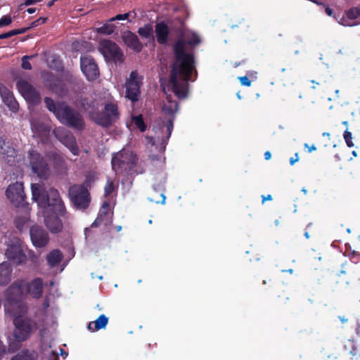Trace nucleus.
Segmentation results:
<instances>
[{"instance_id":"423d86ee","label":"nucleus","mask_w":360,"mask_h":360,"mask_svg":"<svg viewBox=\"0 0 360 360\" xmlns=\"http://www.w3.org/2000/svg\"><path fill=\"white\" fill-rule=\"evenodd\" d=\"M25 287L23 282L18 281L14 282L5 292L4 310L6 314L11 316L15 315L14 309L20 308L23 299Z\"/></svg>"},{"instance_id":"b1692460","label":"nucleus","mask_w":360,"mask_h":360,"mask_svg":"<svg viewBox=\"0 0 360 360\" xmlns=\"http://www.w3.org/2000/svg\"><path fill=\"white\" fill-rule=\"evenodd\" d=\"M12 267L6 262L0 264V285H7L11 280Z\"/></svg>"},{"instance_id":"c03bdc74","label":"nucleus","mask_w":360,"mask_h":360,"mask_svg":"<svg viewBox=\"0 0 360 360\" xmlns=\"http://www.w3.org/2000/svg\"><path fill=\"white\" fill-rule=\"evenodd\" d=\"M200 38L198 36L194 35L191 39H189L187 43L190 45L195 46V45L198 44L200 43Z\"/></svg>"},{"instance_id":"2eb2a0df","label":"nucleus","mask_w":360,"mask_h":360,"mask_svg":"<svg viewBox=\"0 0 360 360\" xmlns=\"http://www.w3.org/2000/svg\"><path fill=\"white\" fill-rule=\"evenodd\" d=\"M6 196L15 207L23 205L25 199L22 183L15 182L8 186L6 191Z\"/></svg>"},{"instance_id":"8fccbe9b","label":"nucleus","mask_w":360,"mask_h":360,"mask_svg":"<svg viewBox=\"0 0 360 360\" xmlns=\"http://www.w3.org/2000/svg\"><path fill=\"white\" fill-rule=\"evenodd\" d=\"M37 3L36 0H25L24 4H21L22 6H29L33 5Z\"/></svg>"},{"instance_id":"c85d7f7f","label":"nucleus","mask_w":360,"mask_h":360,"mask_svg":"<svg viewBox=\"0 0 360 360\" xmlns=\"http://www.w3.org/2000/svg\"><path fill=\"white\" fill-rule=\"evenodd\" d=\"M2 150L4 153H0V154L3 155V158L7 159L8 164L12 165L14 161L11 162V160L9 158H15L17 156L18 151L8 143L6 144V147L2 148Z\"/></svg>"},{"instance_id":"4d7b16f0","label":"nucleus","mask_w":360,"mask_h":360,"mask_svg":"<svg viewBox=\"0 0 360 360\" xmlns=\"http://www.w3.org/2000/svg\"><path fill=\"white\" fill-rule=\"evenodd\" d=\"M325 12L329 16H332L333 13V11L328 6L326 7Z\"/></svg>"},{"instance_id":"7c9ffc66","label":"nucleus","mask_w":360,"mask_h":360,"mask_svg":"<svg viewBox=\"0 0 360 360\" xmlns=\"http://www.w3.org/2000/svg\"><path fill=\"white\" fill-rule=\"evenodd\" d=\"M179 104L177 102L168 101L167 103L165 105L163 110L166 115L174 118V115L177 112Z\"/></svg>"},{"instance_id":"ddd939ff","label":"nucleus","mask_w":360,"mask_h":360,"mask_svg":"<svg viewBox=\"0 0 360 360\" xmlns=\"http://www.w3.org/2000/svg\"><path fill=\"white\" fill-rule=\"evenodd\" d=\"M16 86L18 91L28 103L33 105L39 103L41 101L40 94L30 83L21 79L16 82Z\"/></svg>"},{"instance_id":"c9c22d12","label":"nucleus","mask_w":360,"mask_h":360,"mask_svg":"<svg viewBox=\"0 0 360 360\" xmlns=\"http://www.w3.org/2000/svg\"><path fill=\"white\" fill-rule=\"evenodd\" d=\"M34 57V55L32 56H24L22 58V68L24 69V70H31L32 69V65L30 64V63L29 62V60L30 59H32Z\"/></svg>"},{"instance_id":"473e14b6","label":"nucleus","mask_w":360,"mask_h":360,"mask_svg":"<svg viewBox=\"0 0 360 360\" xmlns=\"http://www.w3.org/2000/svg\"><path fill=\"white\" fill-rule=\"evenodd\" d=\"M153 32L152 27L150 25H146L143 27H139L138 30V33L146 39L149 38Z\"/></svg>"},{"instance_id":"9d476101","label":"nucleus","mask_w":360,"mask_h":360,"mask_svg":"<svg viewBox=\"0 0 360 360\" xmlns=\"http://www.w3.org/2000/svg\"><path fill=\"white\" fill-rule=\"evenodd\" d=\"M13 324L15 327L14 336L18 342H23L27 340L32 332L37 329V323L32 319L21 316H14Z\"/></svg>"},{"instance_id":"f257e3e1","label":"nucleus","mask_w":360,"mask_h":360,"mask_svg":"<svg viewBox=\"0 0 360 360\" xmlns=\"http://www.w3.org/2000/svg\"><path fill=\"white\" fill-rule=\"evenodd\" d=\"M174 61L171 65L169 83L174 94L180 99L188 94V84L197 77L195 58L192 53L186 52V43L178 39L173 45Z\"/></svg>"},{"instance_id":"58836bf2","label":"nucleus","mask_w":360,"mask_h":360,"mask_svg":"<svg viewBox=\"0 0 360 360\" xmlns=\"http://www.w3.org/2000/svg\"><path fill=\"white\" fill-rule=\"evenodd\" d=\"M115 190V186L112 181L108 180L105 186V195L108 196L112 194Z\"/></svg>"},{"instance_id":"ea45409f","label":"nucleus","mask_w":360,"mask_h":360,"mask_svg":"<svg viewBox=\"0 0 360 360\" xmlns=\"http://www.w3.org/2000/svg\"><path fill=\"white\" fill-rule=\"evenodd\" d=\"M350 260L354 263L358 264L360 262V253L356 251H352L349 255Z\"/></svg>"},{"instance_id":"49530a36","label":"nucleus","mask_w":360,"mask_h":360,"mask_svg":"<svg viewBox=\"0 0 360 360\" xmlns=\"http://www.w3.org/2000/svg\"><path fill=\"white\" fill-rule=\"evenodd\" d=\"M48 360H59L58 352L52 351L48 356Z\"/></svg>"},{"instance_id":"6ab92c4d","label":"nucleus","mask_w":360,"mask_h":360,"mask_svg":"<svg viewBox=\"0 0 360 360\" xmlns=\"http://www.w3.org/2000/svg\"><path fill=\"white\" fill-rule=\"evenodd\" d=\"M27 293L34 299H39L43 295L44 281L41 278H35L30 282H27L24 285Z\"/></svg>"},{"instance_id":"338daca9","label":"nucleus","mask_w":360,"mask_h":360,"mask_svg":"<svg viewBox=\"0 0 360 360\" xmlns=\"http://www.w3.org/2000/svg\"><path fill=\"white\" fill-rule=\"evenodd\" d=\"M282 272L283 273H289L290 274H292L294 273V270L292 269H285V270H282Z\"/></svg>"},{"instance_id":"5fc2aeb1","label":"nucleus","mask_w":360,"mask_h":360,"mask_svg":"<svg viewBox=\"0 0 360 360\" xmlns=\"http://www.w3.org/2000/svg\"><path fill=\"white\" fill-rule=\"evenodd\" d=\"M304 146H305L306 148H309V149H308V152H309V153H311L312 151H314V150H316V147L314 145H312L311 146H310V147H309V145H308L307 143H305V144H304Z\"/></svg>"},{"instance_id":"79ce46f5","label":"nucleus","mask_w":360,"mask_h":360,"mask_svg":"<svg viewBox=\"0 0 360 360\" xmlns=\"http://www.w3.org/2000/svg\"><path fill=\"white\" fill-rule=\"evenodd\" d=\"M129 16V13H126L124 14H117L115 17L110 18V21L127 20V19H128Z\"/></svg>"},{"instance_id":"5701e85b","label":"nucleus","mask_w":360,"mask_h":360,"mask_svg":"<svg viewBox=\"0 0 360 360\" xmlns=\"http://www.w3.org/2000/svg\"><path fill=\"white\" fill-rule=\"evenodd\" d=\"M60 142L66 146L74 155H79V148L75 136L71 133L65 134L60 139Z\"/></svg>"},{"instance_id":"6e6d98bb","label":"nucleus","mask_w":360,"mask_h":360,"mask_svg":"<svg viewBox=\"0 0 360 360\" xmlns=\"http://www.w3.org/2000/svg\"><path fill=\"white\" fill-rule=\"evenodd\" d=\"M262 204H264L265 202V201H266V200H272V196L271 195H267L266 196L262 195Z\"/></svg>"},{"instance_id":"f8f14e48","label":"nucleus","mask_w":360,"mask_h":360,"mask_svg":"<svg viewBox=\"0 0 360 360\" xmlns=\"http://www.w3.org/2000/svg\"><path fill=\"white\" fill-rule=\"evenodd\" d=\"M143 77H139L136 71H132L129 77L127 79L126 95L125 97L130 100L133 103L138 101L140 97V88L142 84Z\"/></svg>"},{"instance_id":"de8ad7c7","label":"nucleus","mask_w":360,"mask_h":360,"mask_svg":"<svg viewBox=\"0 0 360 360\" xmlns=\"http://www.w3.org/2000/svg\"><path fill=\"white\" fill-rule=\"evenodd\" d=\"M298 160H299V155H298V153H295L294 157L290 158V164L291 165H293Z\"/></svg>"},{"instance_id":"1a4fd4ad","label":"nucleus","mask_w":360,"mask_h":360,"mask_svg":"<svg viewBox=\"0 0 360 360\" xmlns=\"http://www.w3.org/2000/svg\"><path fill=\"white\" fill-rule=\"evenodd\" d=\"M29 165L32 172L39 178L47 179L50 176V167L46 159L38 151H28Z\"/></svg>"},{"instance_id":"603ef678","label":"nucleus","mask_w":360,"mask_h":360,"mask_svg":"<svg viewBox=\"0 0 360 360\" xmlns=\"http://www.w3.org/2000/svg\"><path fill=\"white\" fill-rule=\"evenodd\" d=\"M18 345H17L15 347H13V345L10 343L8 345V352L9 353H13L18 348Z\"/></svg>"},{"instance_id":"0e129e2a","label":"nucleus","mask_w":360,"mask_h":360,"mask_svg":"<svg viewBox=\"0 0 360 360\" xmlns=\"http://www.w3.org/2000/svg\"><path fill=\"white\" fill-rule=\"evenodd\" d=\"M36 10V8H29L27 9V12L30 14H32L35 13Z\"/></svg>"},{"instance_id":"f704fd0d","label":"nucleus","mask_w":360,"mask_h":360,"mask_svg":"<svg viewBox=\"0 0 360 360\" xmlns=\"http://www.w3.org/2000/svg\"><path fill=\"white\" fill-rule=\"evenodd\" d=\"M347 17L350 20H355L360 16V8H352L347 11Z\"/></svg>"},{"instance_id":"dca6fc26","label":"nucleus","mask_w":360,"mask_h":360,"mask_svg":"<svg viewBox=\"0 0 360 360\" xmlns=\"http://www.w3.org/2000/svg\"><path fill=\"white\" fill-rule=\"evenodd\" d=\"M46 86L60 97H64L68 93V88L66 83L60 77L53 74H49L45 79Z\"/></svg>"},{"instance_id":"393cba45","label":"nucleus","mask_w":360,"mask_h":360,"mask_svg":"<svg viewBox=\"0 0 360 360\" xmlns=\"http://www.w3.org/2000/svg\"><path fill=\"white\" fill-rule=\"evenodd\" d=\"M2 97L4 103L8 106L10 110L13 112H16L18 110L19 105L14 98L13 93L5 87Z\"/></svg>"},{"instance_id":"cd10ccee","label":"nucleus","mask_w":360,"mask_h":360,"mask_svg":"<svg viewBox=\"0 0 360 360\" xmlns=\"http://www.w3.org/2000/svg\"><path fill=\"white\" fill-rule=\"evenodd\" d=\"M37 359L38 354L37 352L26 349L12 357L11 360H37Z\"/></svg>"},{"instance_id":"2f4dec72","label":"nucleus","mask_w":360,"mask_h":360,"mask_svg":"<svg viewBox=\"0 0 360 360\" xmlns=\"http://www.w3.org/2000/svg\"><path fill=\"white\" fill-rule=\"evenodd\" d=\"M131 121L140 131L144 132L146 130L147 126L143 120L142 115L133 116L131 117Z\"/></svg>"},{"instance_id":"a18cd8bd","label":"nucleus","mask_w":360,"mask_h":360,"mask_svg":"<svg viewBox=\"0 0 360 360\" xmlns=\"http://www.w3.org/2000/svg\"><path fill=\"white\" fill-rule=\"evenodd\" d=\"M46 21V18H38L37 20L34 21L32 23V27H36L40 24H44L45 22Z\"/></svg>"},{"instance_id":"9b49d317","label":"nucleus","mask_w":360,"mask_h":360,"mask_svg":"<svg viewBox=\"0 0 360 360\" xmlns=\"http://www.w3.org/2000/svg\"><path fill=\"white\" fill-rule=\"evenodd\" d=\"M100 51L108 61L115 63L124 62V55L119 46L109 39H104L100 42Z\"/></svg>"},{"instance_id":"e433bc0d","label":"nucleus","mask_w":360,"mask_h":360,"mask_svg":"<svg viewBox=\"0 0 360 360\" xmlns=\"http://www.w3.org/2000/svg\"><path fill=\"white\" fill-rule=\"evenodd\" d=\"M344 139L346 142L347 146L349 148H352L354 146V143L352 142V134L350 131L345 130L344 132Z\"/></svg>"},{"instance_id":"f03ea898","label":"nucleus","mask_w":360,"mask_h":360,"mask_svg":"<svg viewBox=\"0 0 360 360\" xmlns=\"http://www.w3.org/2000/svg\"><path fill=\"white\" fill-rule=\"evenodd\" d=\"M44 103L47 109L54 114L61 124L77 130H83L85 128L82 115L65 102L56 103L51 98L45 97Z\"/></svg>"},{"instance_id":"4c0bfd02","label":"nucleus","mask_w":360,"mask_h":360,"mask_svg":"<svg viewBox=\"0 0 360 360\" xmlns=\"http://www.w3.org/2000/svg\"><path fill=\"white\" fill-rule=\"evenodd\" d=\"M174 119V117H171V118L168 119V120L166 122L165 126L167 127V131L168 132V134H167V136L166 137L167 140H168L169 138L170 137L172 131L173 130Z\"/></svg>"},{"instance_id":"13d9d810","label":"nucleus","mask_w":360,"mask_h":360,"mask_svg":"<svg viewBox=\"0 0 360 360\" xmlns=\"http://www.w3.org/2000/svg\"><path fill=\"white\" fill-rule=\"evenodd\" d=\"M8 33L9 38L18 34V32H17L16 29L11 30V31L8 32Z\"/></svg>"},{"instance_id":"a211bd4d","label":"nucleus","mask_w":360,"mask_h":360,"mask_svg":"<svg viewBox=\"0 0 360 360\" xmlns=\"http://www.w3.org/2000/svg\"><path fill=\"white\" fill-rule=\"evenodd\" d=\"M112 215L113 213L110 212V203L104 202L91 227H97L101 225H104L105 226L111 225L112 223Z\"/></svg>"},{"instance_id":"72a5a7b5","label":"nucleus","mask_w":360,"mask_h":360,"mask_svg":"<svg viewBox=\"0 0 360 360\" xmlns=\"http://www.w3.org/2000/svg\"><path fill=\"white\" fill-rule=\"evenodd\" d=\"M114 25L112 24H105L98 28V32L104 34H111L114 32Z\"/></svg>"},{"instance_id":"6e6552de","label":"nucleus","mask_w":360,"mask_h":360,"mask_svg":"<svg viewBox=\"0 0 360 360\" xmlns=\"http://www.w3.org/2000/svg\"><path fill=\"white\" fill-rule=\"evenodd\" d=\"M69 197L74 207L79 210H86L91 202V195L84 184H74L68 191Z\"/></svg>"},{"instance_id":"aec40b11","label":"nucleus","mask_w":360,"mask_h":360,"mask_svg":"<svg viewBox=\"0 0 360 360\" xmlns=\"http://www.w3.org/2000/svg\"><path fill=\"white\" fill-rule=\"evenodd\" d=\"M124 43L130 49L136 52H140L143 46L138 37L131 31L124 32L122 35Z\"/></svg>"},{"instance_id":"39448f33","label":"nucleus","mask_w":360,"mask_h":360,"mask_svg":"<svg viewBox=\"0 0 360 360\" xmlns=\"http://www.w3.org/2000/svg\"><path fill=\"white\" fill-rule=\"evenodd\" d=\"M120 113L116 101L105 103L101 112H89L90 118L97 124L105 128L113 125L120 119Z\"/></svg>"},{"instance_id":"a878e982","label":"nucleus","mask_w":360,"mask_h":360,"mask_svg":"<svg viewBox=\"0 0 360 360\" xmlns=\"http://www.w3.org/2000/svg\"><path fill=\"white\" fill-rule=\"evenodd\" d=\"M48 265L53 268L58 265L63 259V253L58 249L51 250L46 257Z\"/></svg>"},{"instance_id":"a19ab883","label":"nucleus","mask_w":360,"mask_h":360,"mask_svg":"<svg viewBox=\"0 0 360 360\" xmlns=\"http://www.w3.org/2000/svg\"><path fill=\"white\" fill-rule=\"evenodd\" d=\"M12 22V19L10 15H4L0 19V27H3L10 25Z\"/></svg>"},{"instance_id":"052dcab7","label":"nucleus","mask_w":360,"mask_h":360,"mask_svg":"<svg viewBox=\"0 0 360 360\" xmlns=\"http://www.w3.org/2000/svg\"><path fill=\"white\" fill-rule=\"evenodd\" d=\"M27 30H28V28L16 29V30L18 32V34H20L25 33Z\"/></svg>"},{"instance_id":"bf43d9fd","label":"nucleus","mask_w":360,"mask_h":360,"mask_svg":"<svg viewBox=\"0 0 360 360\" xmlns=\"http://www.w3.org/2000/svg\"><path fill=\"white\" fill-rule=\"evenodd\" d=\"M271 153H270V151H266L264 153V158H265V160H269L271 159Z\"/></svg>"},{"instance_id":"20e7f679","label":"nucleus","mask_w":360,"mask_h":360,"mask_svg":"<svg viewBox=\"0 0 360 360\" xmlns=\"http://www.w3.org/2000/svg\"><path fill=\"white\" fill-rule=\"evenodd\" d=\"M32 199L41 207H49L53 214L65 217L67 210L58 191L54 188L44 191L39 184H32Z\"/></svg>"},{"instance_id":"f3484780","label":"nucleus","mask_w":360,"mask_h":360,"mask_svg":"<svg viewBox=\"0 0 360 360\" xmlns=\"http://www.w3.org/2000/svg\"><path fill=\"white\" fill-rule=\"evenodd\" d=\"M30 235L32 243L35 248H44L50 240L48 232L38 225L30 227Z\"/></svg>"},{"instance_id":"774afa93","label":"nucleus","mask_w":360,"mask_h":360,"mask_svg":"<svg viewBox=\"0 0 360 360\" xmlns=\"http://www.w3.org/2000/svg\"><path fill=\"white\" fill-rule=\"evenodd\" d=\"M55 1L56 0H51V1H49L47 4V6L49 7H51L54 4Z\"/></svg>"},{"instance_id":"69168bd1","label":"nucleus","mask_w":360,"mask_h":360,"mask_svg":"<svg viewBox=\"0 0 360 360\" xmlns=\"http://www.w3.org/2000/svg\"><path fill=\"white\" fill-rule=\"evenodd\" d=\"M90 232H91L90 228H85L84 234L86 236V238H87L89 236Z\"/></svg>"},{"instance_id":"7ed1b4c3","label":"nucleus","mask_w":360,"mask_h":360,"mask_svg":"<svg viewBox=\"0 0 360 360\" xmlns=\"http://www.w3.org/2000/svg\"><path fill=\"white\" fill-rule=\"evenodd\" d=\"M5 256L15 266H22L30 262V266L36 268L39 265V258L34 251L25 249L22 241L17 238H10L7 242Z\"/></svg>"},{"instance_id":"4be33fe9","label":"nucleus","mask_w":360,"mask_h":360,"mask_svg":"<svg viewBox=\"0 0 360 360\" xmlns=\"http://www.w3.org/2000/svg\"><path fill=\"white\" fill-rule=\"evenodd\" d=\"M155 32L158 44L162 45L167 44L169 34L167 25L164 21L157 22L155 26Z\"/></svg>"},{"instance_id":"09e8293b","label":"nucleus","mask_w":360,"mask_h":360,"mask_svg":"<svg viewBox=\"0 0 360 360\" xmlns=\"http://www.w3.org/2000/svg\"><path fill=\"white\" fill-rule=\"evenodd\" d=\"M7 143L3 137H0V153H4L2 148L6 147Z\"/></svg>"},{"instance_id":"0eeeda50","label":"nucleus","mask_w":360,"mask_h":360,"mask_svg":"<svg viewBox=\"0 0 360 360\" xmlns=\"http://www.w3.org/2000/svg\"><path fill=\"white\" fill-rule=\"evenodd\" d=\"M138 158L132 153L120 152L112 158V168L116 174H129L137 164Z\"/></svg>"},{"instance_id":"680f3d73","label":"nucleus","mask_w":360,"mask_h":360,"mask_svg":"<svg viewBox=\"0 0 360 360\" xmlns=\"http://www.w3.org/2000/svg\"><path fill=\"white\" fill-rule=\"evenodd\" d=\"M60 355L63 356V358H66L68 355V353L65 352L63 349H60Z\"/></svg>"},{"instance_id":"e2e57ef3","label":"nucleus","mask_w":360,"mask_h":360,"mask_svg":"<svg viewBox=\"0 0 360 360\" xmlns=\"http://www.w3.org/2000/svg\"><path fill=\"white\" fill-rule=\"evenodd\" d=\"M9 38L8 33H3L0 34V39H7Z\"/></svg>"},{"instance_id":"4468645a","label":"nucleus","mask_w":360,"mask_h":360,"mask_svg":"<svg viewBox=\"0 0 360 360\" xmlns=\"http://www.w3.org/2000/svg\"><path fill=\"white\" fill-rule=\"evenodd\" d=\"M80 66L82 72L89 81H94L98 77V67L91 56L86 54L81 56Z\"/></svg>"},{"instance_id":"bb28decb","label":"nucleus","mask_w":360,"mask_h":360,"mask_svg":"<svg viewBox=\"0 0 360 360\" xmlns=\"http://www.w3.org/2000/svg\"><path fill=\"white\" fill-rule=\"evenodd\" d=\"M108 323V318L105 314H101L98 318L91 321L88 325V328L91 331H96L105 328Z\"/></svg>"},{"instance_id":"412c9836","label":"nucleus","mask_w":360,"mask_h":360,"mask_svg":"<svg viewBox=\"0 0 360 360\" xmlns=\"http://www.w3.org/2000/svg\"><path fill=\"white\" fill-rule=\"evenodd\" d=\"M58 214H48L44 216V224L50 232L60 233L63 229V223Z\"/></svg>"},{"instance_id":"864d4df0","label":"nucleus","mask_w":360,"mask_h":360,"mask_svg":"<svg viewBox=\"0 0 360 360\" xmlns=\"http://www.w3.org/2000/svg\"><path fill=\"white\" fill-rule=\"evenodd\" d=\"M49 306H50L49 298L48 297H46V298L44 299V303H43V307L44 309H47L49 307Z\"/></svg>"},{"instance_id":"3c124183","label":"nucleus","mask_w":360,"mask_h":360,"mask_svg":"<svg viewBox=\"0 0 360 360\" xmlns=\"http://www.w3.org/2000/svg\"><path fill=\"white\" fill-rule=\"evenodd\" d=\"M6 352V351L4 347L3 346L1 341L0 340V359L4 356Z\"/></svg>"},{"instance_id":"37998d69","label":"nucleus","mask_w":360,"mask_h":360,"mask_svg":"<svg viewBox=\"0 0 360 360\" xmlns=\"http://www.w3.org/2000/svg\"><path fill=\"white\" fill-rule=\"evenodd\" d=\"M238 79H239L241 85L245 86H251V81L249 79V78L247 76L239 77Z\"/></svg>"},{"instance_id":"c756f323","label":"nucleus","mask_w":360,"mask_h":360,"mask_svg":"<svg viewBox=\"0 0 360 360\" xmlns=\"http://www.w3.org/2000/svg\"><path fill=\"white\" fill-rule=\"evenodd\" d=\"M49 158L51 160L55 167H61L65 164V160L60 154L55 151L48 153Z\"/></svg>"}]
</instances>
